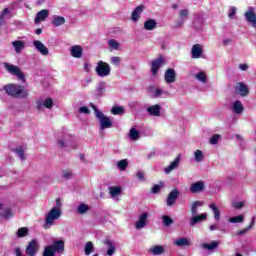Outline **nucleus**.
I'll return each mask as SVG.
<instances>
[{"instance_id": "nucleus-1", "label": "nucleus", "mask_w": 256, "mask_h": 256, "mask_svg": "<svg viewBox=\"0 0 256 256\" xmlns=\"http://www.w3.org/2000/svg\"><path fill=\"white\" fill-rule=\"evenodd\" d=\"M4 91H6L7 95L10 97H14V99H25V97L29 96V91L23 89V86L19 84L5 85Z\"/></svg>"}, {"instance_id": "nucleus-2", "label": "nucleus", "mask_w": 256, "mask_h": 256, "mask_svg": "<svg viewBox=\"0 0 256 256\" xmlns=\"http://www.w3.org/2000/svg\"><path fill=\"white\" fill-rule=\"evenodd\" d=\"M63 211L59 207H53L44 215V229H51L55 222L61 218Z\"/></svg>"}, {"instance_id": "nucleus-3", "label": "nucleus", "mask_w": 256, "mask_h": 256, "mask_svg": "<svg viewBox=\"0 0 256 256\" xmlns=\"http://www.w3.org/2000/svg\"><path fill=\"white\" fill-rule=\"evenodd\" d=\"M65 252V241L57 240L53 244L44 248L43 256H55V253L63 254Z\"/></svg>"}, {"instance_id": "nucleus-4", "label": "nucleus", "mask_w": 256, "mask_h": 256, "mask_svg": "<svg viewBox=\"0 0 256 256\" xmlns=\"http://www.w3.org/2000/svg\"><path fill=\"white\" fill-rule=\"evenodd\" d=\"M95 71L98 77H109V75H111V65L103 60H100L97 62Z\"/></svg>"}, {"instance_id": "nucleus-5", "label": "nucleus", "mask_w": 256, "mask_h": 256, "mask_svg": "<svg viewBox=\"0 0 256 256\" xmlns=\"http://www.w3.org/2000/svg\"><path fill=\"white\" fill-rule=\"evenodd\" d=\"M3 65L8 73H11V75H15L18 79H20V81H25V75H23V72H21V69L18 66L7 62H5Z\"/></svg>"}, {"instance_id": "nucleus-6", "label": "nucleus", "mask_w": 256, "mask_h": 256, "mask_svg": "<svg viewBox=\"0 0 256 256\" xmlns=\"http://www.w3.org/2000/svg\"><path fill=\"white\" fill-rule=\"evenodd\" d=\"M96 117L100 121L101 131H103V129H111V127H113V122H111V119L105 116L102 112H98Z\"/></svg>"}, {"instance_id": "nucleus-7", "label": "nucleus", "mask_w": 256, "mask_h": 256, "mask_svg": "<svg viewBox=\"0 0 256 256\" xmlns=\"http://www.w3.org/2000/svg\"><path fill=\"white\" fill-rule=\"evenodd\" d=\"M39 252V242L37 239L31 240L28 245L26 246V255L28 256H35Z\"/></svg>"}, {"instance_id": "nucleus-8", "label": "nucleus", "mask_w": 256, "mask_h": 256, "mask_svg": "<svg viewBox=\"0 0 256 256\" xmlns=\"http://www.w3.org/2000/svg\"><path fill=\"white\" fill-rule=\"evenodd\" d=\"M234 91L240 97H247L249 95V87L243 82L236 83Z\"/></svg>"}, {"instance_id": "nucleus-9", "label": "nucleus", "mask_w": 256, "mask_h": 256, "mask_svg": "<svg viewBox=\"0 0 256 256\" xmlns=\"http://www.w3.org/2000/svg\"><path fill=\"white\" fill-rule=\"evenodd\" d=\"M163 65H165V58H163V56H160L156 60L152 61L151 71L154 77L157 75V73H159V69H161Z\"/></svg>"}, {"instance_id": "nucleus-10", "label": "nucleus", "mask_w": 256, "mask_h": 256, "mask_svg": "<svg viewBox=\"0 0 256 256\" xmlns=\"http://www.w3.org/2000/svg\"><path fill=\"white\" fill-rule=\"evenodd\" d=\"M164 80H165V83H167V85H171L175 83V81L177 80V73L175 72V69L168 68L165 71Z\"/></svg>"}, {"instance_id": "nucleus-11", "label": "nucleus", "mask_w": 256, "mask_h": 256, "mask_svg": "<svg viewBox=\"0 0 256 256\" xmlns=\"http://www.w3.org/2000/svg\"><path fill=\"white\" fill-rule=\"evenodd\" d=\"M181 194V192L179 191V189L175 188L173 189L167 197L166 200V205L168 207H173L175 205V201H177V199H179V195Z\"/></svg>"}, {"instance_id": "nucleus-12", "label": "nucleus", "mask_w": 256, "mask_h": 256, "mask_svg": "<svg viewBox=\"0 0 256 256\" xmlns=\"http://www.w3.org/2000/svg\"><path fill=\"white\" fill-rule=\"evenodd\" d=\"M189 18V10L188 9H182L179 11V20L175 23L174 27L176 29H179V27H182L185 25V22Z\"/></svg>"}, {"instance_id": "nucleus-13", "label": "nucleus", "mask_w": 256, "mask_h": 256, "mask_svg": "<svg viewBox=\"0 0 256 256\" xmlns=\"http://www.w3.org/2000/svg\"><path fill=\"white\" fill-rule=\"evenodd\" d=\"M244 17L248 23H251L252 27L256 26V14L255 8L248 7V10L245 12Z\"/></svg>"}, {"instance_id": "nucleus-14", "label": "nucleus", "mask_w": 256, "mask_h": 256, "mask_svg": "<svg viewBox=\"0 0 256 256\" xmlns=\"http://www.w3.org/2000/svg\"><path fill=\"white\" fill-rule=\"evenodd\" d=\"M181 164V154H179L174 161H172L170 163L169 166H167L166 168H164V173H166V175H169V173H171V171H175V169H179V165Z\"/></svg>"}, {"instance_id": "nucleus-15", "label": "nucleus", "mask_w": 256, "mask_h": 256, "mask_svg": "<svg viewBox=\"0 0 256 256\" xmlns=\"http://www.w3.org/2000/svg\"><path fill=\"white\" fill-rule=\"evenodd\" d=\"M146 112L151 117H161V105L160 104H156V105L148 106L146 108Z\"/></svg>"}, {"instance_id": "nucleus-16", "label": "nucleus", "mask_w": 256, "mask_h": 256, "mask_svg": "<svg viewBox=\"0 0 256 256\" xmlns=\"http://www.w3.org/2000/svg\"><path fill=\"white\" fill-rule=\"evenodd\" d=\"M202 191H205V181L203 180L194 182L190 186V193H202Z\"/></svg>"}, {"instance_id": "nucleus-17", "label": "nucleus", "mask_w": 256, "mask_h": 256, "mask_svg": "<svg viewBox=\"0 0 256 256\" xmlns=\"http://www.w3.org/2000/svg\"><path fill=\"white\" fill-rule=\"evenodd\" d=\"M33 45L38 53H40L41 55H49V49L47 48V46H45V44H43V42L39 40H34Z\"/></svg>"}, {"instance_id": "nucleus-18", "label": "nucleus", "mask_w": 256, "mask_h": 256, "mask_svg": "<svg viewBox=\"0 0 256 256\" xmlns=\"http://www.w3.org/2000/svg\"><path fill=\"white\" fill-rule=\"evenodd\" d=\"M149 218V213L144 212L142 213L139 218L138 221H136L135 223V229H143V227H145V225H147V219Z\"/></svg>"}, {"instance_id": "nucleus-19", "label": "nucleus", "mask_w": 256, "mask_h": 256, "mask_svg": "<svg viewBox=\"0 0 256 256\" xmlns=\"http://www.w3.org/2000/svg\"><path fill=\"white\" fill-rule=\"evenodd\" d=\"M192 59H201L203 55V46L201 44H195L191 49Z\"/></svg>"}, {"instance_id": "nucleus-20", "label": "nucleus", "mask_w": 256, "mask_h": 256, "mask_svg": "<svg viewBox=\"0 0 256 256\" xmlns=\"http://www.w3.org/2000/svg\"><path fill=\"white\" fill-rule=\"evenodd\" d=\"M70 55L75 59H81L83 57V47L81 45H74L70 48Z\"/></svg>"}, {"instance_id": "nucleus-21", "label": "nucleus", "mask_w": 256, "mask_h": 256, "mask_svg": "<svg viewBox=\"0 0 256 256\" xmlns=\"http://www.w3.org/2000/svg\"><path fill=\"white\" fill-rule=\"evenodd\" d=\"M143 11H145L144 5H139L133 10L131 19L134 23H137V21L141 19V13H143Z\"/></svg>"}, {"instance_id": "nucleus-22", "label": "nucleus", "mask_w": 256, "mask_h": 256, "mask_svg": "<svg viewBox=\"0 0 256 256\" xmlns=\"http://www.w3.org/2000/svg\"><path fill=\"white\" fill-rule=\"evenodd\" d=\"M48 17H49V10L43 9V10L39 11L36 14V17L34 20L35 25H39V23H41V21H45Z\"/></svg>"}, {"instance_id": "nucleus-23", "label": "nucleus", "mask_w": 256, "mask_h": 256, "mask_svg": "<svg viewBox=\"0 0 256 256\" xmlns=\"http://www.w3.org/2000/svg\"><path fill=\"white\" fill-rule=\"evenodd\" d=\"M207 219V213H202L200 215L195 214L190 218V227H195L197 223H201L202 221H205Z\"/></svg>"}, {"instance_id": "nucleus-24", "label": "nucleus", "mask_w": 256, "mask_h": 256, "mask_svg": "<svg viewBox=\"0 0 256 256\" xmlns=\"http://www.w3.org/2000/svg\"><path fill=\"white\" fill-rule=\"evenodd\" d=\"M150 93L154 99H159V97H162V95H169V92L153 86L150 87Z\"/></svg>"}, {"instance_id": "nucleus-25", "label": "nucleus", "mask_w": 256, "mask_h": 256, "mask_svg": "<svg viewBox=\"0 0 256 256\" xmlns=\"http://www.w3.org/2000/svg\"><path fill=\"white\" fill-rule=\"evenodd\" d=\"M103 244L107 245V247H108L106 255H108V256L115 255V251H117V247L115 246V244L111 240L105 239L103 241Z\"/></svg>"}, {"instance_id": "nucleus-26", "label": "nucleus", "mask_w": 256, "mask_h": 256, "mask_svg": "<svg viewBox=\"0 0 256 256\" xmlns=\"http://www.w3.org/2000/svg\"><path fill=\"white\" fill-rule=\"evenodd\" d=\"M72 141L73 137H71V135H64L62 138L58 139V145L60 147H69Z\"/></svg>"}, {"instance_id": "nucleus-27", "label": "nucleus", "mask_w": 256, "mask_h": 256, "mask_svg": "<svg viewBox=\"0 0 256 256\" xmlns=\"http://www.w3.org/2000/svg\"><path fill=\"white\" fill-rule=\"evenodd\" d=\"M243 103L239 100H236L233 102L232 104V111L236 114V115H241V113H243Z\"/></svg>"}, {"instance_id": "nucleus-28", "label": "nucleus", "mask_w": 256, "mask_h": 256, "mask_svg": "<svg viewBox=\"0 0 256 256\" xmlns=\"http://www.w3.org/2000/svg\"><path fill=\"white\" fill-rule=\"evenodd\" d=\"M12 46L14 47L15 53L19 55L25 49V42L21 40H16L12 42Z\"/></svg>"}, {"instance_id": "nucleus-29", "label": "nucleus", "mask_w": 256, "mask_h": 256, "mask_svg": "<svg viewBox=\"0 0 256 256\" xmlns=\"http://www.w3.org/2000/svg\"><path fill=\"white\" fill-rule=\"evenodd\" d=\"M157 27V21L155 19H148L144 22V29L146 31H153Z\"/></svg>"}, {"instance_id": "nucleus-30", "label": "nucleus", "mask_w": 256, "mask_h": 256, "mask_svg": "<svg viewBox=\"0 0 256 256\" xmlns=\"http://www.w3.org/2000/svg\"><path fill=\"white\" fill-rule=\"evenodd\" d=\"M149 253H151V255H163L165 253V248H163V246H153L149 249Z\"/></svg>"}, {"instance_id": "nucleus-31", "label": "nucleus", "mask_w": 256, "mask_h": 256, "mask_svg": "<svg viewBox=\"0 0 256 256\" xmlns=\"http://www.w3.org/2000/svg\"><path fill=\"white\" fill-rule=\"evenodd\" d=\"M209 208L211 209V211H213L215 221H220L221 211H219V208L217 207V205H215V203H211L209 205Z\"/></svg>"}, {"instance_id": "nucleus-32", "label": "nucleus", "mask_w": 256, "mask_h": 256, "mask_svg": "<svg viewBox=\"0 0 256 256\" xmlns=\"http://www.w3.org/2000/svg\"><path fill=\"white\" fill-rule=\"evenodd\" d=\"M110 196L111 197H117L118 195H121V193H123V190L121 189V186H110L108 188Z\"/></svg>"}, {"instance_id": "nucleus-33", "label": "nucleus", "mask_w": 256, "mask_h": 256, "mask_svg": "<svg viewBox=\"0 0 256 256\" xmlns=\"http://www.w3.org/2000/svg\"><path fill=\"white\" fill-rule=\"evenodd\" d=\"M1 217H4V219H9V217H13L14 213L11 208H3V205L1 206L0 210Z\"/></svg>"}, {"instance_id": "nucleus-34", "label": "nucleus", "mask_w": 256, "mask_h": 256, "mask_svg": "<svg viewBox=\"0 0 256 256\" xmlns=\"http://www.w3.org/2000/svg\"><path fill=\"white\" fill-rule=\"evenodd\" d=\"M129 137L132 141H138L141 138V132L135 128H131L129 131Z\"/></svg>"}, {"instance_id": "nucleus-35", "label": "nucleus", "mask_w": 256, "mask_h": 256, "mask_svg": "<svg viewBox=\"0 0 256 256\" xmlns=\"http://www.w3.org/2000/svg\"><path fill=\"white\" fill-rule=\"evenodd\" d=\"M52 24L54 25V27H61V25H65V17L54 16Z\"/></svg>"}, {"instance_id": "nucleus-36", "label": "nucleus", "mask_w": 256, "mask_h": 256, "mask_svg": "<svg viewBox=\"0 0 256 256\" xmlns=\"http://www.w3.org/2000/svg\"><path fill=\"white\" fill-rule=\"evenodd\" d=\"M27 235H29V228H27V227H21L16 232V236L18 237V239L27 237Z\"/></svg>"}, {"instance_id": "nucleus-37", "label": "nucleus", "mask_w": 256, "mask_h": 256, "mask_svg": "<svg viewBox=\"0 0 256 256\" xmlns=\"http://www.w3.org/2000/svg\"><path fill=\"white\" fill-rule=\"evenodd\" d=\"M198 207H203V202H201V201H194L191 204L192 216L197 215V213H199V210L197 209Z\"/></svg>"}, {"instance_id": "nucleus-38", "label": "nucleus", "mask_w": 256, "mask_h": 256, "mask_svg": "<svg viewBox=\"0 0 256 256\" xmlns=\"http://www.w3.org/2000/svg\"><path fill=\"white\" fill-rule=\"evenodd\" d=\"M174 245H176V247H187L189 246V239L178 238L177 240L174 241Z\"/></svg>"}, {"instance_id": "nucleus-39", "label": "nucleus", "mask_w": 256, "mask_h": 256, "mask_svg": "<svg viewBox=\"0 0 256 256\" xmlns=\"http://www.w3.org/2000/svg\"><path fill=\"white\" fill-rule=\"evenodd\" d=\"M13 151L21 161H25V159H27V157H25V149H23V147H17Z\"/></svg>"}, {"instance_id": "nucleus-40", "label": "nucleus", "mask_w": 256, "mask_h": 256, "mask_svg": "<svg viewBox=\"0 0 256 256\" xmlns=\"http://www.w3.org/2000/svg\"><path fill=\"white\" fill-rule=\"evenodd\" d=\"M93 251H95V246L93 245V242H87L84 247L85 255H89L90 253H93Z\"/></svg>"}, {"instance_id": "nucleus-41", "label": "nucleus", "mask_w": 256, "mask_h": 256, "mask_svg": "<svg viewBox=\"0 0 256 256\" xmlns=\"http://www.w3.org/2000/svg\"><path fill=\"white\" fill-rule=\"evenodd\" d=\"M87 211H89V205L85 204V203H81L78 207H77V213L79 215H85V213H87Z\"/></svg>"}, {"instance_id": "nucleus-42", "label": "nucleus", "mask_w": 256, "mask_h": 256, "mask_svg": "<svg viewBox=\"0 0 256 256\" xmlns=\"http://www.w3.org/2000/svg\"><path fill=\"white\" fill-rule=\"evenodd\" d=\"M195 79H197V81H200V83H207V75L203 71L198 72L195 75Z\"/></svg>"}, {"instance_id": "nucleus-43", "label": "nucleus", "mask_w": 256, "mask_h": 256, "mask_svg": "<svg viewBox=\"0 0 256 256\" xmlns=\"http://www.w3.org/2000/svg\"><path fill=\"white\" fill-rule=\"evenodd\" d=\"M194 159L197 163H201L203 159H205V156L203 155V151L201 150H196L194 152Z\"/></svg>"}, {"instance_id": "nucleus-44", "label": "nucleus", "mask_w": 256, "mask_h": 256, "mask_svg": "<svg viewBox=\"0 0 256 256\" xmlns=\"http://www.w3.org/2000/svg\"><path fill=\"white\" fill-rule=\"evenodd\" d=\"M112 115H123L125 113V109L121 106H113L111 109Z\"/></svg>"}, {"instance_id": "nucleus-45", "label": "nucleus", "mask_w": 256, "mask_h": 256, "mask_svg": "<svg viewBox=\"0 0 256 256\" xmlns=\"http://www.w3.org/2000/svg\"><path fill=\"white\" fill-rule=\"evenodd\" d=\"M105 91V83L104 82H99L98 86L96 87L95 90V95H97L98 97L100 95H103V92Z\"/></svg>"}, {"instance_id": "nucleus-46", "label": "nucleus", "mask_w": 256, "mask_h": 256, "mask_svg": "<svg viewBox=\"0 0 256 256\" xmlns=\"http://www.w3.org/2000/svg\"><path fill=\"white\" fill-rule=\"evenodd\" d=\"M128 165H129V162L127 161V159H122L117 162V167L118 169H120V171H125Z\"/></svg>"}, {"instance_id": "nucleus-47", "label": "nucleus", "mask_w": 256, "mask_h": 256, "mask_svg": "<svg viewBox=\"0 0 256 256\" xmlns=\"http://www.w3.org/2000/svg\"><path fill=\"white\" fill-rule=\"evenodd\" d=\"M219 247V242L213 241L210 244H203V248L207 249L208 251H213V249H217Z\"/></svg>"}, {"instance_id": "nucleus-48", "label": "nucleus", "mask_w": 256, "mask_h": 256, "mask_svg": "<svg viewBox=\"0 0 256 256\" xmlns=\"http://www.w3.org/2000/svg\"><path fill=\"white\" fill-rule=\"evenodd\" d=\"M253 225H255V218L252 219V222L248 227L236 232V235H238V236L245 235L253 227Z\"/></svg>"}, {"instance_id": "nucleus-49", "label": "nucleus", "mask_w": 256, "mask_h": 256, "mask_svg": "<svg viewBox=\"0 0 256 256\" xmlns=\"http://www.w3.org/2000/svg\"><path fill=\"white\" fill-rule=\"evenodd\" d=\"M243 221H245V216L243 215L234 216L229 219V223H243Z\"/></svg>"}, {"instance_id": "nucleus-50", "label": "nucleus", "mask_w": 256, "mask_h": 256, "mask_svg": "<svg viewBox=\"0 0 256 256\" xmlns=\"http://www.w3.org/2000/svg\"><path fill=\"white\" fill-rule=\"evenodd\" d=\"M108 45L110 49H113L114 51H118L119 49V42H117L115 39L108 40Z\"/></svg>"}, {"instance_id": "nucleus-51", "label": "nucleus", "mask_w": 256, "mask_h": 256, "mask_svg": "<svg viewBox=\"0 0 256 256\" xmlns=\"http://www.w3.org/2000/svg\"><path fill=\"white\" fill-rule=\"evenodd\" d=\"M162 221L165 227H169L170 225H173V219L167 215L162 216Z\"/></svg>"}, {"instance_id": "nucleus-52", "label": "nucleus", "mask_w": 256, "mask_h": 256, "mask_svg": "<svg viewBox=\"0 0 256 256\" xmlns=\"http://www.w3.org/2000/svg\"><path fill=\"white\" fill-rule=\"evenodd\" d=\"M36 109H38L39 111H43V109H45V100L43 99H39L36 101Z\"/></svg>"}, {"instance_id": "nucleus-53", "label": "nucleus", "mask_w": 256, "mask_h": 256, "mask_svg": "<svg viewBox=\"0 0 256 256\" xmlns=\"http://www.w3.org/2000/svg\"><path fill=\"white\" fill-rule=\"evenodd\" d=\"M219 139H221V135H219V134H214V135L210 138V144H211V145H217V143H219Z\"/></svg>"}, {"instance_id": "nucleus-54", "label": "nucleus", "mask_w": 256, "mask_h": 256, "mask_svg": "<svg viewBox=\"0 0 256 256\" xmlns=\"http://www.w3.org/2000/svg\"><path fill=\"white\" fill-rule=\"evenodd\" d=\"M62 177L64 179H73V172H71V170H63Z\"/></svg>"}, {"instance_id": "nucleus-55", "label": "nucleus", "mask_w": 256, "mask_h": 256, "mask_svg": "<svg viewBox=\"0 0 256 256\" xmlns=\"http://www.w3.org/2000/svg\"><path fill=\"white\" fill-rule=\"evenodd\" d=\"M237 13V8L235 6H231L228 11V17L229 19H235V14Z\"/></svg>"}, {"instance_id": "nucleus-56", "label": "nucleus", "mask_w": 256, "mask_h": 256, "mask_svg": "<svg viewBox=\"0 0 256 256\" xmlns=\"http://www.w3.org/2000/svg\"><path fill=\"white\" fill-rule=\"evenodd\" d=\"M44 107L46 109H53V99L47 98L44 100Z\"/></svg>"}, {"instance_id": "nucleus-57", "label": "nucleus", "mask_w": 256, "mask_h": 256, "mask_svg": "<svg viewBox=\"0 0 256 256\" xmlns=\"http://www.w3.org/2000/svg\"><path fill=\"white\" fill-rule=\"evenodd\" d=\"M78 113L83 115H89L91 113V110L87 106H82L78 109Z\"/></svg>"}, {"instance_id": "nucleus-58", "label": "nucleus", "mask_w": 256, "mask_h": 256, "mask_svg": "<svg viewBox=\"0 0 256 256\" xmlns=\"http://www.w3.org/2000/svg\"><path fill=\"white\" fill-rule=\"evenodd\" d=\"M5 15H9V8H5V9L0 13V25H3V21L5 20Z\"/></svg>"}, {"instance_id": "nucleus-59", "label": "nucleus", "mask_w": 256, "mask_h": 256, "mask_svg": "<svg viewBox=\"0 0 256 256\" xmlns=\"http://www.w3.org/2000/svg\"><path fill=\"white\" fill-rule=\"evenodd\" d=\"M110 61H111L112 65H116L117 67H119V63H121V57L113 56L110 58Z\"/></svg>"}, {"instance_id": "nucleus-60", "label": "nucleus", "mask_w": 256, "mask_h": 256, "mask_svg": "<svg viewBox=\"0 0 256 256\" xmlns=\"http://www.w3.org/2000/svg\"><path fill=\"white\" fill-rule=\"evenodd\" d=\"M161 187H163L162 185L156 184L152 187L151 193H153L154 195H156L157 193H159V191H161Z\"/></svg>"}, {"instance_id": "nucleus-61", "label": "nucleus", "mask_w": 256, "mask_h": 256, "mask_svg": "<svg viewBox=\"0 0 256 256\" xmlns=\"http://www.w3.org/2000/svg\"><path fill=\"white\" fill-rule=\"evenodd\" d=\"M84 71L85 73H91V63L89 62L84 63Z\"/></svg>"}, {"instance_id": "nucleus-62", "label": "nucleus", "mask_w": 256, "mask_h": 256, "mask_svg": "<svg viewBox=\"0 0 256 256\" xmlns=\"http://www.w3.org/2000/svg\"><path fill=\"white\" fill-rule=\"evenodd\" d=\"M238 67H239L240 71H247L249 69V64H247V63L239 64Z\"/></svg>"}, {"instance_id": "nucleus-63", "label": "nucleus", "mask_w": 256, "mask_h": 256, "mask_svg": "<svg viewBox=\"0 0 256 256\" xmlns=\"http://www.w3.org/2000/svg\"><path fill=\"white\" fill-rule=\"evenodd\" d=\"M14 253L16 256H23V252H21V248H19V247H16L14 249Z\"/></svg>"}, {"instance_id": "nucleus-64", "label": "nucleus", "mask_w": 256, "mask_h": 256, "mask_svg": "<svg viewBox=\"0 0 256 256\" xmlns=\"http://www.w3.org/2000/svg\"><path fill=\"white\" fill-rule=\"evenodd\" d=\"M210 231H217L219 230V225L218 224H212L209 226Z\"/></svg>"}]
</instances>
